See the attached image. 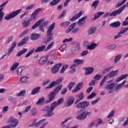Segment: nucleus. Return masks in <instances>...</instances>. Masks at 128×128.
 Masks as SVG:
<instances>
[{
  "instance_id": "0e129e2a",
  "label": "nucleus",
  "mask_w": 128,
  "mask_h": 128,
  "mask_svg": "<svg viewBox=\"0 0 128 128\" xmlns=\"http://www.w3.org/2000/svg\"><path fill=\"white\" fill-rule=\"evenodd\" d=\"M99 100H100V98H98L92 101L91 104L92 105L96 104H97Z\"/></svg>"
},
{
  "instance_id": "774afa93",
  "label": "nucleus",
  "mask_w": 128,
  "mask_h": 128,
  "mask_svg": "<svg viewBox=\"0 0 128 128\" xmlns=\"http://www.w3.org/2000/svg\"><path fill=\"white\" fill-rule=\"evenodd\" d=\"M8 110V106H5L2 108V112H3V114H6Z\"/></svg>"
},
{
  "instance_id": "864d4df0",
  "label": "nucleus",
  "mask_w": 128,
  "mask_h": 128,
  "mask_svg": "<svg viewBox=\"0 0 128 128\" xmlns=\"http://www.w3.org/2000/svg\"><path fill=\"white\" fill-rule=\"evenodd\" d=\"M36 50V49L34 48H33L25 56L26 58H28L31 54H34V52Z\"/></svg>"
},
{
  "instance_id": "5fc2aeb1",
  "label": "nucleus",
  "mask_w": 128,
  "mask_h": 128,
  "mask_svg": "<svg viewBox=\"0 0 128 128\" xmlns=\"http://www.w3.org/2000/svg\"><path fill=\"white\" fill-rule=\"evenodd\" d=\"M66 14V10H63V12H62L61 14H60L58 16V20H60V18H64V14Z\"/></svg>"
},
{
  "instance_id": "412c9836",
  "label": "nucleus",
  "mask_w": 128,
  "mask_h": 128,
  "mask_svg": "<svg viewBox=\"0 0 128 128\" xmlns=\"http://www.w3.org/2000/svg\"><path fill=\"white\" fill-rule=\"evenodd\" d=\"M126 80H124V81H123L122 83L118 84V85H117L116 86L114 87V90H120V88L124 86V84H126Z\"/></svg>"
},
{
  "instance_id": "9d476101",
  "label": "nucleus",
  "mask_w": 128,
  "mask_h": 128,
  "mask_svg": "<svg viewBox=\"0 0 128 128\" xmlns=\"http://www.w3.org/2000/svg\"><path fill=\"white\" fill-rule=\"evenodd\" d=\"M62 66V64H56L52 68V74H56L58 72V70H60V68Z\"/></svg>"
},
{
  "instance_id": "2f4dec72",
  "label": "nucleus",
  "mask_w": 128,
  "mask_h": 128,
  "mask_svg": "<svg viewBox=\"0 0 128 128\" xmlns=\"http://www.w3.org/2000/svg\"><path fill=\"white\" fill-rule=\"evenodd\" d=\"M96 48V44L92 43L90 45L88 46L87 47V48L88 50H94V48Z\"/></svg>"
},
{
  "instance_id": "7ed1b4c3",
  "label": "nucleus",
  "mask_w": 128,
  "mask_h": 128,
  "mask_svg": "<svg viewBox=\"0 0 128 128\" xmlns=\"http://www.w3.org/2000/svg\"><path fill=\"white\" fill-rule=\"evenodd\" d=\"M112 82H114L113 80H109L107 82V84L104 86L105 90H109V94L114 92V88L116 86V84Z\"/></svg>"
},
{
  "instance_id": "79ce46f5",
  "label": "nucleus",
  "mask_w": 128,
  "mask_h": 128,
  "mask_svg": "<svg viewBox=\"0 0 128 128\" xmlns=\"http://www.w3.org/2000/svg\"><path fill=\"white\" fill-rule=\"evenodd\" d=\"M62 88V85H59L54 90V91L52 92H54L55 94H58L61 88Z\"/></svg>"
},
{
  "instance_id": "680f3d73",
  "label": "nucleus",
  "mask_w": 128,
  "mask_h": 128,
  "mask_svg": "<svg viewBox=\"0 0 128 128\" xmlns=\"http://www.w3.org/2000/svg\"><path fill=\"white\" fill-rule=\"evenodd\" d=\"M90 41L86 40H84L83 42V46L84 48H86L88 46H90Z\"/></svg>"
},
{
  "instance_id": "a19ab883",
  "label": "nucleus",
  "mask_w": 128,
  "mask_h": 128,
  "mask_svg": "<svg viewBox=\"0 0 128 128\" xmlns=\"http://www.w3.org/2000/svg\"><path fill=\"white\" fill-rule=\"evenodd\" d=\"M44 102V98L42 97L38 99V101L36 102V104H42Z\"/></svg>"
},
{
  "instance_id": "4468645a",
  "label": "nucleus",
  "mask_w": 128,
  "mask_h": 128,
  "mask_svg": "<svg viewBox=\"0 0 128 128\" xmlns=\"http://www.w3.org/2000/svg\"><path fill=\"white\" fill-rule=\"evenodd\" d=\"M96 32V26H91L88 30V34L92 36Z\"/></svg>"
},
{
  "instance_id": "f03ea898",
  "label": "nucleus",
  "mask_w": 128,
  "mask_h": 128,
  "mask_svg": "<svg viewBox=\"0 0 128 128\" xmlns=\"http://www.w3.org/2000/svg\"><path fill=\"white\" fill-rule=\"evenodd\" d=\"M56 24L54 22L48 28L47 30V36H48V38L47 40L44 39V44L48 42H50L54 40V36H52V30H54V28Z\"/></svg>"
},
{
  "instance_id": "f257e3e1",
  "label": "nucleus",
  "mask_w": 128,
  "mask_h": 128,
  "mask_svg": "<svg viewBox=\"0 0 128 128\" xmlns=\"http://www.w3.org/2000/svg\"><path fill=\"white\" fill-rule=\"evenodd\" d=\"M64 102V98H61L58 100V102H52L50 106H46L44 108V112H47V114H45L44 116H48V118H50V116H54V110L56 108V106H58L60 104H62Z\"/></svg>"
},
{
  "instance_id": "7c9ffc66",
  "label": "nucleus",
  "mask_w": 128,
  "mask_h": 128,
  "mask_svg": "<svg viewBox=\"0 0 128 128\" xmlns=\"http://www.w3.org/2000/svg\"><path fill=\"white\" fill-rule=\"evenodd\" d=\"M120 26V22H116L110 24V26L112 28H118Z\"/></svg>"
},
{
  "instance_id": "c03bdc74",
  "label": "nucleus",
  "mask_w": 128,
  "mask_h": 128,
  "mask_svg": "<svg viewBox=\"0 0 128 128\" xmlns=\"http://www.w3.org/2000/svg\"><path fill=\"white\" fill-rule=\"evenodd\" d=\"M84 60H74V63L76 64L77 66H78V64H84Z\"/></svg>"
},
{
  "instance_id": "f3484780",
  "label": "nucleus",
  "mask_w": 128,
  "mask_h": 128,
  "mask_svg": "<svg viewBox=\"0 0 128 128\" xmlns=\"http://www.w3.org/2000/svg\"><path fill=\"white\" fill-rule=\"evenodd\" d=\"M40 38V34H32L30 36V40H36Z\"/></svg>"
},
{
  "instance_id": "09e8293b",
  "label": "nucleus",
  "mask_w": 128,
  "mask_h": 128,
  "mask_svg": "<svg viewBox=\"0 0 128 128\" xmlns=\"http://www.w3.org/2000/svg\"><path fill=\"white\" fill-rule=\"evenodd\" d=\"M76 98H78L79 100H82L84 98V94L83 92H80L79 94L76 95Z\"/></svg>"
},
{
  "instance_id": "ea45409f",
  "label": "nucleus",
  "mask_w": 128,
  "mask_h": 128,
  "mask_svg": "<svg viewBox=\"0 0 128 128\" xmlns=\"http://www.w3.org/2000/svg\"><path fill=\"white\" fill-rule=\"evenodd\" d=\"M30 114H32V116H36L38 114V110H36V108H32L30 110Z\"/></svg>"
},
{
  "instance_id": "ddd939ff",
  "label": "nucleus",
  "mask_w": 128,
  "mask_h": 128,
  "mask_svg": "<svg viewBox=\"0 0 128 128\" xmlns=\"http://www.w3.org/2000/svg\"><path fill=\"white\" fill-rule=\"evenodd\" d=\"M118 70H116L112 72H110L109 74L106 75V76L108 78H112L113 76H116L118 74Z\"/></svg>"
},
{
  "instance_id": "4be33fe9",
  "label": "nucleus",
  "mask_w": 128,
  "mask_h": 128,
  "mask_svg": "<svg viewBox=\"0 0 128 128\" xmlns=\"http://www.w3.org/2000/svg\"><path fill=\"white\" fill-rule=\"evenodd\" d=\"M46 46L44 45L38 46L36 49L35 52H43V50H46Z\"/></svg>"
},
{
  "instance_id": "cd10ccee",
  "label": "nucleus",
  "mask_w": 128,
  "mask_h": 128,
  "mask_svg": "<svg viewBox=\"0 0 128 128\" xmlns=\"http://www.w3.org/2000/svg\"><path fill=\"white\" fill-rule=\"evenodd\" d=\"M72 120V117H69L66 118L64 121L62 122L61 126H62L63 128H68V125L64 126V124H66L68 120Z\"/></svg>"
},
{
  "instance_id": "f704fd0d",
  "label": "nucleus",
  "mask_w": 128,
  "mask_h": 128,
  "mask_svg": "<svg viewBox=\"0 0 128 128\" xmlns=\"http://www.w3.org/2000/svg\"><path fill=\"white\" fill-rule=\"evenodd\" d=\"M102 14H104V12H100L96 13L94 15V19L98 20V18L100 16H102Z\"/></svg>"
},
{
  "instance_id": "473e14b6",
  "label": "nucleus",
  "mask_w": 128,
  "mask_h": 128,
  "mask_svg": "<svg viewBox=\"0 0 128 128\" xmlns=\"http://www.w3.org/2000/svg\"><path fill=\"white\" fill-rule=\"evenodd\" d=\"M40 86L36 87L32 90L31 92V94H38V92H40Z\"/></svg>"
},
{
  "instance_id": "338daca9",
  "label": "nucleus",
  "mask_w": 128,
  "mask_h": 128,
  "mask_svg": "<svg viewBox=\"0 0 128 128\" xmlns=\"http://www.w3.org/2000/svg\"><path fill=\"white\" fill-rule=\"evenodd\" d=\"M100 78H102V75L100 74H97L94 77V78L95 80H100Z\"/></svg>"
},
{
  "instance_id": "bf43d9fd",
  "label": "nucleus",
  "mask_w": 128,
  "mask_h": 128,
  "mask_svg": "<svg viewBox=\"0 0 128 128\" xmlns=\"http://www.w3.org/2000/svg\"><path fill=\"white\" fill-rule=\"evenodd\" d=\"M125 8H128V2L125 5L123 6L122 7L120 8L119 9H118V10L120 11V13L121 14L122 12L124 10Z\"/></svg>"
},
{
  "instance_id": "c85d7f7f",
  "label": "nucleus",
  "mask_w": 128,
  "mask_h": 128,
  "mask_svg": "<svg viewBox=\"0 0 128 128\" xmlns=\"http://www.w3.org/2000/svg\"><path fill=\"white\" fill-rule=\"evenodd\" d=\"M20 82L22 84H28V78L26 76L22 77L20 79Z\"/></svg>"
},
{
  "instance_id": "a18cd8bd",
  "label": "nucleus",
  "mask_w": 128,
  "mask_h": 128,
  "mask_svg": "<svg viewBox=\"0 0 128 128\" xmlns=\"http://www.w3.org/2000/svg\"><path fill=\"white\" fill-rule=\"evenodd\" d=\"M69 25H70V22H68V21L62 22L60 24V26H65V28L68 26Z\"/></svg>"
},
{
  "instance_id": "1a4fd4ad",
  "label": "nucleus",
  "mask_w": 128,
  "mask_h": 128,
  "mask_svg": "<svg viewBox=\"0 0 128 128\" xmlns=\"http://www.w3.org/2000/svg\"><path fill=\"white\" fill-rule=\"evenodd\" d=\"M74 102V98L72 96L68 97L66 100V106H70Z\"/></svg>"
},
{
  "instance_id": "b1692460",
  "label": "nucleus",
  "mask_w": 128,
  "mask_h": 128,
  "mask_svg": "<svg viewBox=\"0 0 128 128\" xmlns=\"http://www.w3.org/2000/svg\"><path fill=\"white\" fill-rule=\"evenodd\" d=\"M128 76V74H124L121 76L120 78H117L115 81V82H120V80H124V78H126Z\"/></svg>"
},
{
  "instance_id": "423d86ee",
  "label": "nucleus",
  "mask_w": 128,
  "mask_h": 128,
  "mask_svg": "<svg viewBox=\"0 0 128 128\" xmlns=\"http://www.w3.org/2000/svg\"><path fill=\"white\" fill-rule=\"evenodd\" d=\"M88 106H90V102L84 101L77 104L76 107L77 108H88Z\"/></svg>"
},
{
  "instance_id": "2eb2a0df",
  "label": "nucleus",
  "mask_w": 128,
  "mask_h": 128,
  "mask_svg": "<svg viewBox=\"0 0 128 128\" xmlns=\"http://www.w3.org/2000/svg\"><path fill=\"white\" fill-rule=\"evenodd\" d=\"M55 96H56V94H54L53 92H51L48 95L49 100H46V104H48V102H52V100L54 98Z\"/></svg>"
},
{
  "instance_id": "9b49d317",
  "label": "nucleus",
  "mask_w": 128,
  "mask_h": 128,
  "mask_svg": "<svg viewBox=\"0 0 128 128\" xmlns=\"http://www.w3.org/2000/svg\"><path fill=\"white\" fill-rule=\"evenodd\" d=\"M82 14H83L82 11L79 12L78 13L76 14L72 18H71L70 20L71 22H74V20H78V18H80Z\"/></svg>"
},
{
  "instance_id": "a211bd4d",
  "label": "nucleus",
  "mask_w": 128,
  "mask_h": 128,
  "mask_svg": "<svg viewBox=\"0 0 128 128\" xmlns=\"http://www.w3.org/2000/svg\"><path fill=\"white\" fill-rule=\"evenodd\" d=\"M77 120H85V118H86V112H83L81 114L78 115V116H76Z\"/></svg>"
},
{
  "instance_id": "dca6fc26",
  "label": "nucleus",
  "mask_w": 128,
  "mask_h": 128,
  "mask_svg": "<svg viewBox=\"0 0 128 128\" xmlns=\"http://www.w3.org/2000/svg\"><path fill=\"white\" fill-rule=\"evenodd\" d=\"M82 88V82H80L78 84V85L76 86L75 88H74L72 90V92H78L80 90H81V88Z\"/></svg>"
},
{
  "instance_id": "20e7f679",
  "label": "nucleus",
  "mask_w": 128,
  "mask_h": 128,
  "mask_svg": "<svg viewBox=\"0 0 128 128\" xmlns=\"http://www.w3.org/2000/svg\"><path fill=\"white\" fill-rule=\"evenodd\" d=\"M22 12V9H19L14 11L10 14H7L4 17L5 20H12V18H16L20 12Z\"/></svg>"
},
{
  "instance_id": "de8ad7c7",
  "label": "nucleus",
  "mask_w": 128,
  "mask_h": 128,
  "mask_svg": "<svg viewBox=\"0 0 128 128\" xmlns=\"http://www.w3.org/2000/svg\"><path fill=\"white\" fill-rule=\"evenodd\" d=\"M116 48V46L115 44H110L107 46V48L112 50H114Z\"/></svg>"
},
{
  "instance_id": "0eeeda50",
  "label": "nucleus",
  "mask_w": 128,
  "mask_h": 128,
  "mask_svg": "<svg viewBox=\"0 0 128 128\" xmlns=\"http://www.w3.org/2000/svg\"><path fill=\"white\" fill-rule=\"evenodd\" d=\"M8 124H9L11 128H16V126H18V120L14 118H11L9 120Z\"/></svg>"
},
{
  "instance_id": "4c0bfd02",
  "label": "nucleus",
  "mask_w": 128,
  "mask_h": 128,
  "mask_svg": "<svg viewBox=\"0 0 128 128\" xmlns=\"http://www.w3.org/2000/svg\"><path fill=\"white\" fill-rule=\"evenodd\" d=\"M76 66H78V65L76 64H73L71 66V70L70 72V74H74L76 72Z\"/></svg>"
},
{
  "instance_id": "5701e85b",
  "label": "nucleus",
  "mask_w": 128,
  "mask_h": 128,
  "mask_svg": "<svg viewBox=\"0 0 128 128\" xmlns=\"http://www.w3.org/2000/svg\"><path fill=\"white\" fill-rule=\"evenodd\" d=\"M28 40V37H26L24 39L22 40L21 42H20L18 44V46H24V44H25Z\"/></svg>"
},
{
  "instance_id": "393cba45",
  "label": "nucleus",
  "mask_w": 128,
  "mask_h": 128,
  "mask_svg": "<svg viewBox=\"0 0 128 128\" xmlns=\"http://www.w3.org/2000/svg\"><path fill=\"white\" fill-rule=\"evenodd\" d=\"M46 62H48V58L46 57H42L40 59L38 63L40 64H44Z\"/></svg>"
},
{
  "instance_id": "f8f14e48",
  "label": "nucleus",
  "mask_w": 128,
  "mask_h": 128,
  "mask_svg": "<svg viewBox=\"0 0 128 128\" xmlns=\"http://www.w3.org/2000/svg\"><path fill=\"white\" fill-rule=\"evenodd\" d=\"M84 70H86L84 74L86 76L88 74H92V72H94V68L93 67H88L85 68Z\"/></svg>"
},
{
  "instance_id": "39448f33",
  "label": "nucleus",
  "mask_w": 128,
  "mask_h": 128,
  "mask_svg": "<svg viewBox=\"0 0 128 128\" xmlns=\"http://www.w3.org/2000/svg\"><path fill=\"white\" fill-rule=\"evenodd\" d=\"M64 78L61 77L58 80H57L56 82H52L48 86L46 87V90L52 88H54V86L56 84H60L62 82Z\"/></svg>"
},
{
  "instance_id": "e2e57ef3",
  "label": "nucleus",
  "mask_w": 128,
  "mask_h": 128,
  "mask_svg": "<svg viewBox=\"0 0 128 128\" xmlns=\"http://www.w3.org/2000/svg\"><path fill=\"white\" fill-rule=\"evenodd\" d=\"M75 84H76L75 82H70V84L68 86V88L69 90H72V88L74 86H75Z\"/></svg>"
},
{
  "instance_id": "052dcab7",
  "label": "nucleus",
  "mask_w": 128,
  "mask_h": 128,
  "mask_svg": "<svg viewBox=\"0 0 128 128\" xmlns=\"http://www.w3.org/2000/svg\"><path fill=\"white\" fill-rule=\"evenodd\" d=\"M114 116V110H112L107 116V118H112Z\"/></svg>"
},
{
  "instance_id": "bb28decb",
  "label": "nucleus",
  "mask_w": 128,
  "mask_h": 128,
  "mask_svg": "<svg viewBox=\"0 0 128 128\" xmlns=\"http://www.w3.org/2000/svg\"><path fill=\"white\" fill-rule=\"evenodd\" d=\"M76 23H74L72 24H71L69 28L66 30V34H68V32H70L71 30H72L74 28V27L76 26Z\"/></svg>"
},
{
  "instance_id": "c9c22d12",
  "label": "nucleus",
  "mask_w": 128,
  "mask_h": 128,
  "mask_svg": "<svg viewBox=\"0 0 128 128\" xmlns=\"http://www.w3.org/2000/svg\"><path fill=\"white\" fill-rule=\"evenodd\" d=\"M122 58V54H118L114 60V64H116L118 60H120Z\"/></svg>"
},
{
  "instance_id": "8fccbe9b",
  "label": "nucleus",
  "mask_w": 128,
  "mask_h": 128,
  "mask_svg": "<svg viewBox=\"0 0 128 128\" xmlns=\"http://www.w3.org/2000/svg\"><path fill=\"white\" fill-rule=\"evenodd\" d=\"M30 108H32V105L26 106V107H25V109L23 110V112L24 114H26V112H28Z\"/></svg>"
},
{
  "instance_id": "603ef678",
  "label": "nucleus",
  "mask_w": 128,
  "mask_h": 128,
  "mask_svg": "<svg viewBox=\"0 0 128 128\" xmlns=\"http://www.w3.org/2000/svg\"><path fill=\"white\" fill-rule=\"evenodd\" d=\"M26 94V90H22L16 94V96H24Z\"/></svg>"
},
{
  "instance_id": "aec40b11",
  "label": "nucleus",
  "mask_w": 128,
  "mask_h": 128,
  "mask_svg": "<svg viewBox=\"0 0 128 128\" xmlns=\"http://www.w3.org/2000/svg\"><path fill=\"white\" fill-rule=\"evenodd\" d=\"M24 67L22 66L18 68L16 71L17 76H22V72H24Z\"/></svg>"
},
{
  "instance_id": "49530a36",
  "label": "nucleus",
  "mask_w": 128,
  "mask_h": 128,
  "mask_svg": "<svg viewBox=\"0 0 128 128\" xmlns=\"http://www.w3.org/2000/svg\"><path fill=\"white\" fill-rule=\"evenodd\" d=\"M54 41L50 42V44L47 46L46 48L44 50V52H46L47 50H50L52 47L54 46Z\"/></svg>"
},
{
  "instance_id": "c756f323",
  "label": "nucleus",
  "mask_w": 128,
  "mask_h": 128,
  "mask_svg": "<svg viewBox=\"0 0 128 128\" xmlns=\"http://www.w3.org/2000/svg\"><path fill=\"white\" fill-rule=\"evenodd\" d=\"M19 65L20 63L18 62L14 63L13 65L10 67V70H11V72H14V70L16 69V68H18Z\"/></svg>"
},
{
  "instance_id": "6e6552de",
  "label": "nucleus",
  "mask_w": 128,
  "mask_h": 128,
  "mask_svg": "<svg viewBox=\"0 0 128 128\" xmlns=\"http://www.w3.org/2000/svg\"><path fill=\"white\" fill-rule=\"evenodd\" d=\"M120 11L118 10H114L112 12L111 14L110 13V12H106L104 15V18H108V16H118V14H120Z\"/></svg>"
},
{
  "instance_id": "13d9d810",
  "label": "nucleus",
  "mask_w": 128,
  "mask_h": 128,
  "mask_svg": "<svg viewBox=\"0 0 128 128\" xmlns=\"http://www.w3.org/2000/svg\"><path fill=\"white\" fill-rule=\"evenodd\" d=\"M98 0L94 1L92 4V6H94V10L98 8Z\"/></svg>"
},
{
  "instance_id": "58836bf2",
  "label": "nucleus",
  "mask_w": 128,
  "mask_h": 128,
  "mask_svg": "<svg viewBox=\"0 0 128 128\" xmlns=\"http://www.w3.org/2000/svg\"><path fill=\"white\" fill-rule=\"evenodd\" d=\"M30 24V20H24L22 22V26L23 28H27Z\"/></svg>"
},
{
  "instance_id": "a878e982",
  "label": "nucleus",
  "mask_w": 128,
  "mask_h": 128,
  "mask_svg": "<svg viewBox=\"0 0 128 128\" xmlns=\"http://www.w3.org/2000/svg\"><path fill=\"white\" fill-rule=\"evenodd\" d=\"M28 52L27 48H24L22 50H20L18 52V53L16 54V56H22L24 54H25V52Z\"/></svg>"
},
{
  "instance_id": "6e6d98bb",
  "label": "nucleus",
  "mask_w": 128,
  "mask_h": 128,
  "mask_svg": "<svg viewBox=\"0 0 128 128\" xmlns=\"http://www.w3.org/2000/svg\"><path fill=\"white\" fill-rule=\"evenodd\" d=\"M126 2V0H122V2H119L118 4L116 5V8H120V6H122L124 2Z\"/></svg>"
},
{
  "instance_id": "72a5a7b5",
  "label": "nucleus",
  "mask_w": 128,
  "mask_h": 128,
  "mask_svg": "<svg viewBox=\"0 0 128 128\" xmlns=\"http://www.w3.org/2000/svg\"><path fill=\"white\" fill-rule=\"evenodd\" d=\"M42 22V20H38V22H37L35 24H34L32 26V29L34 30V28H38V26H40V24H41Z\"/></svg>"
},
{
  "instance_id": "69168bd1",
  "label": "nucleus",
  "mask_w": 128,
  "mask_h": 128,
  "mask_svg": "<svg viewBox=\"0 0 128 128\" xmlns=\"http://www.w3.org/2000/svg\"><path fill=\"white\" fill-rule=\"evenodd\" d=\"M122 34L120 32L114 36V40H118V38H122Z\"/></svg>"
},
{
  "instance_id": "37998d69",
  "label": "nucleus",
  "mask_w": 128,
  "mask_h": 128,
  "mask_svg": "<svg viewBox=\"0 0 128 128\" xmlns=\"http://www.w3.org/2000/svg\"><path fill=\"white\" fill-rule=\"evenodd\" d=\"M112 68H114V66H110L107 68H105L102 71V74H107Z\"/></svg>"
},
{
  "instance_id": "3c124183",
  "label": "nucleus",
  "mask_w": 128,
  "mask_h": 128,
  "mask_svg": "<svg viewBox=\"0 0 128 128\" xmlns=\"http://www.w3.org/2000/svg\"><path fill=\"white\" fill-rule=\"evenodd\" d=\"M4 10V8H0V22L2 20V18H4V13L2 12V10Z\"/></svg>"
},
{
  "instance_id": "e433bc0d",
  "label": "nucleus",
  "mask_w": 128,
  "mask_h": 128,
  "mask_svg": "<svg viewBox=\"0 0 128 128\" xmlns=\"http://www.w3.org/2000/svg\"><path fill=\"white\" fill-rule=\"evenodd\" d=\"M46 120V119H42L40 120L38 122L34 123V124L36 128H38L42 124H44V121Z\"/></svg>"
},
{
  "instance_id": "6ab92c4d",
  "label": "nucleus",
  "mask_w": 128,
  "mask_h": 128,
  "mask_svg": "<svg viewBox=\"0 0 128 128\" xmlns=\"http://www.w3.org/2000/svg\"><path fill=\"white\" fill-rule=\"evenodd\" d=\"M86 16H84L81 18L78 22V26H82L86 22L85 20H86Z\"/></svg>"
},
{
  "instance_id": "4d7b16f0",
  "label": "nucleus",
  "mask_w": 128,
  "mask_h": 128,
  "mask_svg": "<svg viewBox=\"0 0 128 128\" xmlns=\"http://www.w3.org/2000/svg\"><path fill=\"white\" fill-rule=\"evenodd\" d=\"M68 66L67 64L64 65L62 67L61 70L60 71V74H64L66 72V70L68 68Z\"/></svg>"
}]
</instances>
